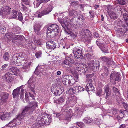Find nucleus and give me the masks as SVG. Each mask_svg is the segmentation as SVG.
<instances>
[{"label": "nucleus", "instance_id": "nucleus-26", "mask_svg": "<svg viewBox=\"0 0 128 128\" xmlns=\"http://www.w3.org/2000/svg\"><path fill=\"white\" fill-rule=\"evenodd\" d=\"M67 20H66V22H64L63 19H59L58 20L59 22L60 23L62 27L66 29L67 28Z\"/></svg>", "mask_w": 128, "mask_h": 128}, {"label": "nucleus", "instance_id": "nucleus-29", "mask_svg": "<svg viewBox=\"0 0 128 128\" xmlns=\"http://www.w3.org/2000/svg\"><path fill=\"white\" fill-rule=\"evenodd\" d=\"M73 60L71 58H69L68 60V59L65 60L64 61L63 64H64L66 65H68V67L70 68L71 66V65H70V62H71L69 61H72Z\"/></svg>", "mask_w": 128, "mask_h": 128}, {"label": "nucleus", "instance_id": "nucleus-18", "mask_svg": "<svg viewBox=\"0 0 128 128\" xmlns=\"http://www.w3.org/2000/svg\"><path fill=\"white\" fill-rule=\"evenodd\" d=\"M15 32H8L5 34V38H7L8 40H12V38L16 34Z\"/></svg>", "mask_w": 128, "mask_h": 128}, {"label": "nucleus", "instance_id": "nucleus-61", "mask_svg": "<svg viewBox=\"0 0 128 128\" xmlns=\"http://www.w3.org/2000/svg\"><path fill=\"white\" fill-rule=\"evenodd\" d=\"M102 90L101 89H100L96 92V94L98 96H101L102 94Z\"/></svg>", "mask_w": 128, "mask_h": 128}, {"label": "nucleus", "instance_id": "nucleus-27", "mask_svg": "<svg viewBox=\"0 0 128 128\" xmlns=\"http://www.w3.org/2000/svg\"><path fill=\"white\" fill-rule=\"evenodd\" d=\"M109 15L111 18L113 20H115L117 18V16L114 11L110 12Z\"/></svg>", "mask_w": 128, "mask_h": 128}, {"label": "nucleus", "instance_id": "nucleus-63", "mask_svg": "<svg viewBox=\"0 0 128 128\" xmlns=\"http://www.w3.org/2000/svg\"><path fill=\"white\" fill-rule=\"evenodd\" d=\"M24 89L22 88L20 92V98H22L24 97Z\"/></svg>", "mask_w": 128, "mask_h": 128}, {"label": "nucleus", "instance_id": "nucleus-44", "mask_svg": "<svg viewBox=\"0 0 128 128\" xmlns=\"http://www.w3.org/2000/svg\"><path fill=\"white\" fill-rule=\"evenodd\" d=\"M114 9L115 11L118 12H119L118 11H121L122 10V8L120 7L119 6H114Z\"/></svg>", "mask_w": 128, "mask_h": 128}, {"label": "nucleus", "instance_id": "nucleus-19", "mask_svg": "<svg viewBox=\"0 0 128 128\" xmlns=\"http://www.w3.org/2000/svg\"><path fill=\"white\" fill-rule=\"evenodd\" d=\"M78 66L79 68H80L82 72H86L88 70V68L86 64L82 63L79 64Z\"/></svg>", "mask_w": 128, "mask_h": 128}, {"label": "nucleus", "instance_id": "nucleus-58", "mask_svg": "<svg viewBox=\"0 0 128 128\" xmlns=\"http://www.w3.org/2000/svg\"><path fill=\"white\" fill-rule=\"evenodd\" d=\"M18 19L20 21H22V20L23 18L22 14V13L20 12L18 13Z\"/></svg>", "mask_w": 128, "mask_h": 128}, {"label": "nucleus", "instance_id": "nucleus-12", "mask_svg": "<svg viewBox=\"0 0 128 128\" xmlns=\"http://www.w3.org/2000/svg\"><path fill=\"white\" fill-rule=\"evenodd\" d=\"M28 86L31 91L34 92L35 90V81L31 78L28 80Z\"/></svg>", "mask_w": 128, "mask_h": 128}, {"label": "nucleus", "instance_id": "nucleus-42", "mask_svg": "<svg viewBox=\"0 0 128 128\" xmlns=\"http://www.w3.org/2000/svg\"><path fill=\"white\" fill-rule=\"evenodd\" d=\"M9 56L8 52H5L4 55L3 57L4 59L6 61L8 60L9 58Z\"/></svg>", "mask_w": 128, "mask_h": 128}, {"label": "nucleus", "instance_id": "nucleus-39", "mask_svg": "<svg viewBox=\"0 0 128 128\" xmlns=\"http://www.w3.org/2000/svg\"><path fill=\"white\" fill-rule=\"evenodd\" d=\"M28 45L30 48H31L32 50H34L36 49V45L32 42L29 43Z\"/></svg>", "mask_w": 128, "mask_h": 128}, {"label": "nucleus", "instance_id": "nucleus-34", "mask_svg": "<svg viewBox=\"0 0 128 128\" xmlns=\"http://www.w3.org/2000/svg\"><path fill=\"white\" fill-rule=\"evenodd\" d=\"M100 60L102 61H104L106 63L108 61H110V58H108L106 56H102L100 58Z\"/></svg>", "mask_w": 128, "mask_h": 128}, {"label": "nucleus", "instance_id": "nucleus-47", "mask_svg": "<svg viewBox=\"0 0 128 128\" xmlns=\"http://www.w3.org/2000/svg\"><path fill=\"white\" fill-rule=\"evenodd\" d=\"M118 4L123 5L126 3V0H117Z\"/></svg>", "mask_w": 128, "mask_h": 128}, {"label": "nucleus", "instance_id": "nucleus-22", "mask_svg": "<svg viewBox=\"0 0 128 128\" xmlns=\"http://www.w3.org/2000/svg\"><path fill=\"white\" fill-rule=\"evenodd\" d=\"M86 90L87 92L92 91L94 90V88L90 82L86 84Z\"/></svg>", "mask_w": 128, "mask_h": 128}, {"label": "nucleus", "instance_id": "nucleus-5", "mask_svg": "<svg viewBox=\"0 0 128 128\" xmlns=\"http://www.w3.org/2000/svg\"><path fill=\"white\" fill-rule=\"evenodd\" d=\"M110 81L112 82H114L115 84L116 81L119 82L120 81L122 76L118 73L112 72L110 75Z\"/></svg>", "mask_w": 128, "mask_h": 128}, {"label": "nucleus", "instance_id": "nucleus-20", "mask_svg": "<svg viewBox=\"0 0 128 128\" xmlns=\"http://www.w3.org/2000/svg\"><path fill=\"white\" fill-rule=\"evenodd\" d=\"M20 88H18L15 89L13 91L12 95L13 97L15 98L19 96L20 94Z\"/></svg>", "mask_w": 128, "mask_h": 128}, {"label": "nucleus", "instance_id": "nucleus-40", "mask_svg": "<svg viewBox=\"0 0 128 128\" xmlns=\"http://www.w3.org/2000/svg\"><path fill=\"white\" fill-rule=\"evenodd\" d=\"M94 60H92L88 63V66L90 68H94Z\"/></svg>", "mask_w": 128, "mask_h": 128}, {"label": "nucleus", "instance_id": "nucleus-28", "mask_svg": "<svg viewBox=\"0 0 128 128\" xmlns=\"http://www.w3.org/2000/svg\"><path fill=\"white\" fill-rule=\"evenodd\" d=\"M66 33L69 35L72 38H75L77 36V34L76 32L73 33L70 32H68L65 30Z\"/></svg>", "mask_w": 128, "mask_h": 128}, {"label": "nucleus", "instance_id": "nucleus-16", "mask_svg": "<svg viewBox=\"0 0 128 128\" xmlns=\"http://www.w3.org/2000/svg\"><path fill=\"white\" fill-rule=\"evenodd\" d=\"M76 16L77 20L78 21L76 24L80 26L82 25L84 21V17L82 15L77 14Z\"/></svg>", "mask_w": 128, "mask_h": 128}, {"label": "nucleus", "instance_id": "nucleus-59", "mask_svg": "<svg viewBox=\"0 0 128 128\" xmlns=\"http://www.w3.org/2000/svg\"><path fill=\"white\" fill-rule=\"evenodd\" d=\"M66 92L69 94H72V93H74V90L73 88H70L66 91Z\"/></svg>", "mask_w": 128, "mask_h": 128}, {"label": "nucleus", "instance_id": "nucleus-15", "mask_svg": "<svg viewBox=\"0 0 128 128\" xmlns=\"http://www.w3.org/2000/svg\"><path fill=\"white\" fill-rule=\"evenodd\" d=\"M12 74L9 72L6 73L2 76L3 79L6 80L8 82H10L12 80Z\"/></svg>", "mask_w": 128, "mask_h": 128}, {"label": "nucleus", "instance_id": "nucleus-3", "mask_svg": "<svg viewBox=\"0 0 128 128\" xmlns=\"http://www.w3.org/2000/svg\"><path fill=\"white\" fill-rule=\"evenodd\" d=\"M39 116L41 118V119L39 120L38 119V121L37 122L40 126H42L43 125H48L51 120L50 116L47 114L46 113H42L41 114H40Z\"/></svg>", "mask_w": 128, "mask_h": 128}, {"label": "nucleus", "instance_id": "nucleus-7", "mask_svg": "<svg viewBox=\"0 0 128 128\" xmlns=\"http://www.w3.org/2000/svg\"><path fill=\"white\" fill-rule=\"evenodd\" d=\"M11 9L8 6H3L2 8V10L0 11V15L2 17H5L11 12Z\"/></svg>", "mask_w": 128, "mask_h": 128}, {"label": "nucleus", "instance_id": "nucleus-50", "mask_svg": "<svg viewBox=\"0 0 128 128\" xmlns=\"http://www.w3.org/2000/svg\"><path fill=\"white\" fill-rule=\"evenodd\" d=\"M4 116L6 117L5 118V120L8 119L11 116V113L10 112H6L5 114H4Z\"/></svg>", "mask_w": 128, "mask_h": 128}, {"label": "nucleus", "instance_id": "nucleus-43", "mask_svg": "<svg viewBox=\"0 0 128 128\" xmlns=\"http://www.w3.org/2000/svg\"><path fill=\"white\" fill-rule=\"evenodd\" d=\"M64 98L65 97L64 96H62L58 100V102L59 104L62 103L65 100Z\"/></svg>", "mask_w": 128, "mask_h": 128}, {"label": "nucleus", "instance_id": "nucleus-62", "mask_svg": "<svg viewBox=\"0 0 128 128\" xmlns=\"http://www.w3.org/2000/svg\"><path fill=\"white\" fill-rule=\"evenodd\" d=\"M63 83L64 84L66 85H69L70 86V82L69 81V80H66L65 81L63 82Z\"/></svg>", "mask_w": 128, "mask_h": 128}, {"label": "nucleus", "instance_id": "nucleus-55", "mask_svg": "<svg viewBox=\"0 0 128 128\" xmlns=\"http://www.w3.org/2000/svg\"><path fill=\"white\" fill-rule=\"evenodd\" d=\"M76 11L74 10H69V14L70 16H73L74 14L76 13Z\"/></svg>", "mask_w": 128, "mask_h": 128}, {"label": "nucleus", "instance_id": "nucleus-8", "mask_svg": "<svg viewBox=\"0 0 128 128\" xmlns=\"http://www.w3.org/2000/svg\"><path fill=\"white\" fill-rule=\"evenodd\" d=\"M88 32V30L87 29L82 30L80 32V34L83 40L88 42L90 41L89 37H88L87 35Z\"/></svg>", "mask_w": 128, "mask_h": 128}, {"label": "nucleus", "instance_id": "nucleus-25", "mask_svg": "<svg viewBox=\"0 0 128 128\" xmlns=\"http://www.w3.org/2000/svg\"><path fill=\"white\" fill-rule=\"evenodd\" d=\"M22 39V36L21 35H14L12 38V42H15V41L16 40H21Z\"/></svg>", "mask_w": 128, "mask_h": 128}, {"label": "nucleus", "instance_id": "nucleus-23", "mask_svg": "<svg viewBox=\"0 0 128 128\" xmlns=\"http://www.w3.org/2000/svg\"><path fill=\"white\" fill-rule=\"evenodd\" d=\"M96 43L101 50V48H103L105 45V44L103 43L102 40H97Z\"/></svg>", "mask_w": 128, "mask_h": 128}, {"label": "nucleus", "instance_id": "nucleus-11", "mask_svg": "<svg viewBox=\"0 0 128 128\" xmlns=\"http://www.w3.org/2000/svg\"><path fill=\"white\" fill-rule=\"evenodd\" d=\"M41 26L42 25L40 24L36 23L33 26V28L34 29V32L36 34L38 35H40L41 34L40 31Z\"/></svg>", "mask_w": 128, "mask_h": 128}, {"label": "nucleus", "instance_id": "nucleus-32", "mask_svg": "<svg viewBox=\"0 0 128 128\" xmlns=\"http://www.w3.org/2000/svg\"><path fill=\"white\" fill-rule=\"evenodd\" d=\"M83 120L85 123L87 124H90L93 121L92 119L90 117L86 118H85Z\"/></svg>", "mask_w": 128, "mask_h": 128}, {"label": "nucleus", "instance_id": "nucleus-33", "mask_svg": "<svg viewBox=\"0 0 128 128\" xmlns=\"http://www.w3.org/2000/svg\"><path fill=\"white\" fill-rule=\"evenodd\" d=\"M62 91L60 88H58V89L56 90L54 92V94L57 96H60L62 93Z\"/></svg>", "mask_w": 128, "mask_h": 128}, {"label": "nucleus", "instance_id": "nucleus-53", "mask_svg": "<svg viewBox=\"0 0 128 128\" xmlns=\"http://www.w3.org/2000/svg\"><path fill=\"white\" fill-rule=\"evenodd\" d=\"M42 54V52L41 51H40L36 52L35 54V55L36 58H38L41 57Z\"/></svg>", "mask_w": 128, "mask_h": 128}, {"label": "nucleus", "instance_id": "nucleus-2", "mask_svg": "<svg viewBox=\"0 0 128 128\" xmlns=\"http://www.w3.org/2000/svg\"><path fill=\"white\" fill-rule=\"evenodd\" d=\"M47 36L50 38L54 37L58 34L60 31L58 26L56 24L50 25L47 28Z\"/></svg>", "mask_w": 128, "mask_h": 128}, {"label": "nucleus", "instance_id": "nucleus-30", "mask_svg": "<svg viewBox=\"0 0 128 128\" xmlns=\"http://www.w3.org/2000/svg\"><path fill=\"white\" fill-rule=\"evenodd\" d=\"M123 20L124 22H128L127 20H128V12L126 11L125 13H124L123 14Z\"/></svg>", "mask_w": 128, "mask_h": 128}, {"label": "nucleus", "instance_id": "nucleus-31", "mask_svg": "<svg viewBox=\"0 0 128 128\" xmlns=\"http://www.w3.org/2000/svg\"><path fill=\"white\" fill-rule=\"evenodd\" d=\"M68 80H69L70 82V86L73 85L76 82L74 79L70 75H69V78Z\"/></svg>", "mask_w": 128, "mask_h": 128}, {"label": "nucleus", "instance_id": "nucleus-38", "mask_svg": "<svg viewBox=\"0 0 128 128\" xmlns=\"http://www.w3.org/2000/svg\"><path fill=\"white\" fill-rule=\"evenodd\" d=\"M121 29V31L122 32L124 33H126L128 30V29L127 28L126 26L124 24L122 25Z\"/></svg>", "mask_w": 128, "mask_h": 128}, {"label": "nucleus", "instance_id": "nucleus-48", "mask_svg": "<svg viewBox=\"0 0 128 128\" xmlns=\"http://www.w3.org/2000/svg\"><path fill=\"white\" fill-rule=\"evenodd\" d=\"M109 70H108V68L106 67H104V72L106 76H108L109 74Z\"/></svg>", "mask_w": 128, "mask_h": 128}, {"label": "nucleus", "instance_id": "nucleus-4", "mask_svg": "<svg viewBox=\"0 0 128 128\" xmlns=\"http://www.w3.org/2000/svg\"><path fill=\"white\" fill-rule=\"evenodd\" d=\"M41 9L42 11L39 12L38 11L37 12L38 14V18H40L42 16L46 15L50 12L52 10V8L51 6H44L42 7Z\"/></svg>", "mask_w": 128, "mask_h": 128}, {"label": "nucleus", "instance_id": "nucleus-9", "mask_svg": "<svg viewBox=\"0 0 128 128\" xmlns=\"http://www.w3.org/2000/svg\"><path fill=\"white\" fill-rule=\"evenodd\" d=\"M49 68L48 65H46L45 66H38L36 68V70L34 72L35 74H39L40 73H42L44 71L46 70L48 68Z\"/></svg>", "mask_w": 128, "mask_h": 128}, {"label": "nucleus", "instance_id": "nucleus-46", "mask_svg": "<svg viewBox=\"0 0 128 128\" xmlns=\"http://www.w3.org/2000/svg\"><path fill=\"white\" fill-rule=\"evenodd\" d=\"M116 98L117 101L119 103H120L122 100V98L120 97V94H117L116 96Z\"/></svg>", "mask_w": 128, "mask_h": 128}, {"label": "nucleus", "instance_id": "nucleus-41", "mask_svg": "<svg viewBox=\"0 0 128 128\" xmlns=\"http://www.w3.org/2000/svg\"><path fill=\"white\" fill-rule=\"evenodd\" d=\"M6 30V28L2 24H0V32L3 34Z\"/></svg>", "mask_w": 128, "mask_h": 128}, {"label": "nucleus", "instance_id": "nucleus-14", "mask_svg": "<svg viewBox=\"0 0 128 128\" xmlns=\"http://www.w3.org/2000/svg\"><path fill=\"white\" fill-rule=\"evenodd\" d=\"M104 94H106L105 98L106 99H108V97L111 94L109 86L108 85L104 87Z\"/></svg>", "mask_w": 128, "mask_h": 128}, {"label": "nucleus", "instance_id": "nucleus-60", "mask_svg": "<svg viewBox=\"0 0 128 128\" xmlns=\"http://www.w3.org/2000/svg\"><path fill=\"white\" fill-rule=\"evenodd\" d=\"M94 65H95V67L96 69H98L100 65V64L99 63V61L98 60L96 61L94 63Z\"/></svg>", "mask_w": 128, "mask_h": 128}, {"label": "nucleus", "instance_id": "nucleus-49", "mask_svg": "<svg viewBox=\"0 0 128 128\" xmlns=\"http://www.w3.org/2000/svg\"><path fill=\"white\" fill-rule=\"evenodd\" d=\"M101 50L103 52L106 53H108L109 52L108 49L107 47H106L105 45L104 46V47H103L102 48H101Z\"/></svg>", "mask_w": 128, "mask_h": 128}, {"label": "nucleus", "instance_id": "nucleus-13", "mask_svg": "<svg viewBox=\"0 0 128 128\" xmlns=\"http://www.w3.org/2000/svg\"><path fill=\"white\" fill-rule=\"evenodd\" d=\"M46 47L49 49L54 50L56 48V45L54 42L52 40L47 42L46 43Z\"/></svg>", "mask_w": 128, "mask_h": 128}, {"label": "nucleus", "instance_id": "nucleus-35", "mask_svg": "<svg viewBox=\"0 0 128 128\" xmlns=\"http://www.w3.org/2000/svg\"><path fill=\"white\" fill-rule=\"evenodd\" d=\"M11 15L12 18H16L18 16L17 12L16 10H12Z\"/></svg>", "mask_w": 128, "mask_h": 128}, {"label": "nucleus", "instance_id": "nucleus-17", "mask_svg": "<svg viewBox=\"0 0 128 128\" xmlns=\"http://www.w3.org/2000/svg\"><path fill=\"white\" fill-rule=\"evenodd\" d=\"M9 70L12 72L13 74L16 76H18L20 72L19 69L16 67H12L9 68Z\"/></svg>", "mask_w": 128, "mask_h": 128}, {"label": "nucleus", "instance_id": "nucleus-21", "mask_svg": "<svg viewBox=\"0 0 128 128\" xmlns=\"http://www.w3.org/2000/svg\"><path fill=\"white\" fill-rule=\"evenodd\" d=\"M77 18L76 16H74V18L70 20V19H68L67 18L68 20L67 22H70V24L73 25L74 24L75 25L76 24L77 22H78V21L77 20Z\"/></svg>", "mask_w": 128, "mask_h": 128}, {"label": "nucleus", "instance_id": "nucleus-24", "mask_svg": "<svg viewBox=\"0 0 128 128\" xmlns=\"http://www.w3.org/2000/svg\"><path fill=\"white\" fill-rule=\"evenodd\" d=\"M18 55L20 62L24 60L26 57V54L24 53H19L18 54Z\"/></svg>", "mask_w": 128, "mask_h": 128}, {"label": "nucleus", "instance_id": "nucleus-52", "mask_svg": "<svg viewBox=\"0 0 128 128\" xmlns=\"http://www.w3.org/2000/svg\"><path fill=\"white\" fill-rule=\"evenodd\" d=\"M73 88L74 90V94H76L79 92V91H78V86H75Z\"/></svg>", "mask_w": 128, "mask_h": 128}, {"label": "nucleus", "instance_id": "nucleus-6", "mask_svg": "<svg viewBox=\"0 0 128 128\" xmlns=\"http://www.w3.org/2000/svg\"><path fill=\"white\" fill-rule=\"evenodd\" d=\"M72 52L74 57L76 58H80L82 56V49L80 47L76 46L73 49Z\"/></svg>", "mask_w": 128, "mask_h": 128}, {"label": "nucleus", "instance_id": "nucleus-37", "mask_svg": "<svg viewBox=\"0 0 128 128\" xmlns=\"http://www.w3.org/2000/svg\"><path fill=\"white\" fill-rule=\"evenodd\" d=\"M14 121H15L14 120V119L10 121L6 125L8 126H10L11 127L16 126V124H15Z\"/></svg>", "mask_w": 128, "mask_h": 128}, {"label": "nucleus", "instance_id": "nucleus-54", "mask_svg": "<svg viewBox=\"0 0 128 128\" xmlns=\"http://www.w3.org/2000/svg\"><path fill=\"white\" fill-rule=\"evenodd\" d=\"M112 90L116 94H120V92L118 89L115 87H113Z\"/></svg>", "mask_w": 128, "mask_h": 128}, {"label": "nucleus", "instance_id": "nucleus-36", "mask_svg": "<svg viewBox=\"0 0 128 128\" xmlns=\"http://www.w3.org/2000/svg\"><path fill=\"white\" fill-rule=\"evenodd\" d=\"M120 114L119 115H121L122 114L123 116V117L126 116V115L128 114V112L127 111L124 110H120L119 111Z\"/></svg>", "mask_w": 128, "mask_h": 128}, {"label": "nucleus", "instance_id": "nucleus-56", "mask_svg": "<svg viewBox=\"0 0 128 128\" xmlns=\"http://www.w3.org/2000/svg\"><path fill=\"white\" fill-rule=\"evenodd\" d=\"M5 117L4 112H2L0 113V119H1L2 120H5L6 117Z\"/></svg>", "mask_w": 128, "mask_h": 128}, {"label": "nucleus", "instance_id": "nucleus-1", "mask_svg": "<svg viewBox=\"0 0 128 128\" xmlns=\"http://www.w3.org/2000/svg\"><path fill=\"white\" fill-rule=\"evenodd\" d=\"M28 104L30 106L32 105V106H25L22 113L19 114L16 118L14 119V120L15 121L14 122L16 125H19L20 124L21 120L24 117L28 116V114L30 115L32 114L38 106L37 102H29Z\"/></svg>", "mask_w": 128, "mask_h": 128}, {"label": "nucleus", "instance_id": "nucleus-10", "mask_svg": "<svg viewBox=\"0 0 128 128\" xmlns=\"http://www.w3.org/2000/svg\"><path fill=\"white\" fill-rule=\"evenodd\" d=\"M2 89H0V100L3 102H5L8 98L9 94L6 92H2Z\"/></svg>", "mask_w": 128, "mask_h": 128}, {"label": "nucleus", "instance_id": "nucleus-64", "mask_svg": "<svg viewBox=\"0 0 128 128\" xmlns=\"http://www.w3.org/2000/svg\"><path fill=\"white\" fill-rule=\"evenodd\" d=\"M123 106L125 109L128 110V104L126 103H123Z\"/></svg>", "mask_w": 128, "mask_h": 128}, {"label": "nucleus", "instance_id": "nucleus-45", "mask_svg": "<svg viewBox=\"0 0 128 128\" xmlns=\"http://www.w3.org/2000/svg\"><path fill=\"white\" fill-rule=\"evenodd\" d=\"M21 5L22 6L21 8L23 11L25 12H28L29 10L28 8L27 7L25 6L22 3Z\"/></svg>", "mask_w": 128, "mask_h": 128}, {"label": "nucleus", "instance_id": "nucleus-57", "mask_svg": "<svg viewBox=\"0 0 128 128\" xmlns=\"http://www.w3.org/2000/svg\"><path fill=\"white\" fill-rule=\"evenodd\" d=\"M69 78V75H65L63 76L62 80V82L67 80H68Z\"/></svg>", "mask_w": 128, "mask_h": 128}, {"label": "nucleus", "instance_id": "nucleus-51", "mask_svg": "<svg viewBox=\"0 0 128 128\" xmlns=\"http://www.w3.org/2000/svg\"><path fill=\"white\" fill-rule=\"evenodd\" d=\"M13 61L15 62L16 61V62H20L18 58V55L15 56H14L12 59Z\"/></svg>", "mask_w": 128, "mask_h": 128}]
</instances>
